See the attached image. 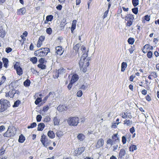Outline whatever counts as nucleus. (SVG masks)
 I'll return each instance as SVG.
<instances>
[{"instance_id":"obj_23","label":"nucleus","mask_w":159,"mask_h":159,"mask_svg":"<svg viewBox=\"0 0 159 159\" xmlns=\"http://www.w3.org/2000/svg\"><path fill=\"white\" fill-rule=\"evenodd\" d=\"M143 49H150V50H153V48L152 46H151L149 44H146L144 46Z\"/></svg>"},{"instance_id":"obj_20","label":"nucleus","mask_w":159,"mask_h":159,"mask_svg":"<svg viewBox=\"0 0 159 159\" xmlns=\"http://www.w3.org/2000/svg\"><path fill=\"white\" fill-rule=\"evenodd\" d=\"M3 62L4 64V66L7 68L8 63V60L7 58H4L2 59Z\"/></svg>"},{"instance_id":"obj_48","label":"nucleus","mask_w":159,"mask_h":159,"mask_svg":"<svg viewBox=\"0 0 159 159\" xmlns=\"http://www.w3.org/2000/svg\"><path fill=\"white\" fill-rule=\"evenodd\" d=\"M81 49L82 50V52L83 53V54H84V53H87V52H88V51L87 52H86V48L84 46H82L81 47Z\"/></svg>"},{"instance_id":"obj_18","label":"nucleus","mask_w":159,"mask_h":159,"mask_svg":"<svg viewBox=\"0 0 159 159\" xmlns=\"http://www.w3.org/2000/svg\"><path fill=\"white\" fill-rule=\"evenodd\" d=\"M5 35V31L3 29L2 27H0V37L3 38Z\"/></svg>"},{"instance_id":"obj_45","label":"nucleus","mask_w":159,"mask_h":159,"mask_svg":"<svg viewBox=\"0 0 159 159\" xmlns=\"http://www.w3.org/2000/svg\"><path fill=\"white\" fill-rule=\"evenodd\" d=\"M83 93L81 90H79L77 93V96L79 97H81Z\"/></svg>"},{"instance_id":"obj_1","label":"nucleus","mask_w":159,"mask_h":159,"mask_svg":"<svg viewBox=\"0 0 159 159\" xmlns=\"http://www.w3.org/2000/svg\"><path fill=\"white\" fill-rule=\"evenodd\" d=\"M88 54L84 53L82 54L79 62V66L80 70L82 69L83 66L88 67L89 65V58H87Z\"/></svg>"},{"instance_id":"obj_41","label":"nucleus","mask_w":159,"mask_h":159,"mask_svg":"<svg viewBox=\"0 0 159 159\" xmlns=\"http://www.w3.org/2000/svg\"><path fill=\"white\" fill-rule=\"evenodd\" d=\"M42 101V98H38L35 101V103L36 105L38 104Z\"/></svg>"},{"instance_id":"obj_61","label":"nucleus","mask_w":159,"mask_h":159,"mask_svg":"<svg viewBox=\"0 0 159 159\" xmlns=\"http://www.w3.org/2000/svg\"><path fill=\"white\" fill-rule=\"evenodd\" d=\"M87 88V85L83 84L82 85L81 87V89L83 90H85Z\"/></svg>"},{"instance_id":"obj_11","label":"nucleus","mask_w":159,"mask_h":159,"mask_svg":"<svg viewBox=\"0 0 159 159\" xmlns=\"http://www.w3.org/2000/svg\"><path fill=\"white\" fill-rule=\"evenodd\" d=\"M56 52L57 54L59 56H61L63 53V51L62 48L61 47L59 46L56 48Z\"/></svg>"},{"instance_id":"obj_37","label":"nucleus","mask_w":159,"mask_h":159,"mask_svg":"<svg viewBox=\"0 0 159 159\" xmlns=\"http://www.w3.org/2000/svg\"><path fill=\"white\" fill-rule=\"evenodd\" d=\"M132 1L134 7L137 6L139 4V0H132Z\"/></svg>"},{"instance_id":"obj_27","label":"nucleus","mask_w":159,"mask_h":159,"mask_svg":"<svg viewBox=\"0 0 159 159\" xmlns=\"http://www.w3.org/2000/svg\"><path fill=\"white\" fill-rule=\"evenodd\" d=\"M30 83V80L28 79H27L24 82V85L25 86H29Z\"/></svg>"},{"instance_id":"obj_9","label":"nucleus","mask_w":159,"mask_h":159,"mask_svg":"<svg viewBox=\"0 0 159 159\" xmlns=\"http://www.w3.org/2000/svg\"><path fill=\"white\" fill-rule=\"evenodd\" d=\"M85 147H81L79 148L77 150L75 151V153L76 155H80L84 151Z\"/></svg>"},{"instance_id":"obj_8","label":"nucleus","mask_w":159,"mask_h":159,"mask_svg":"<svg viewBox=\"0 0 159 159\" xmlns=\"http://www.w3.org/2000/svg\"><path fill=\"white\" fill-rule=\"evenodd\" d=\"M16 93V91L14 89H12L11 91H9L8 93H6V97H10V98H13L14 95Z\"/></svg>"},{"instance_id":"obj_10","label":"nucleus","mask_w":159,"mask_h":159,"mask_svg":"<svg viewBox=\"0 0 159 159\" xmlns=\"http://www.w3.org/2000/svg\"><path fill=\"white\" fill-rule=\"evenodd\" d=\"M126 154V151L124 149H121L119 152V157L121 159L124 158V156Z\"/></svg>"},{"instance_id":"obj_52","label":"nucleus","mask_w":159,"mask_h":159,"mask_svg":"<svg viewBox=\"0 0 159 159\" xmlns=\"http://www.w3.org/2000/svg\"><path fill=\"white\" fill-rule=\"evenodd\" d=\"M133 22L130 21H127V22L126 23V26L130 27L133 24Z\"/></svg>"},{"instance_id":"obj_2","label":"nucleus","mask_w":159,"mask_h":159,"mask_svg":"<svg viewBox=\"0 0 159 159\" xmlns=\"http://www.w3.org/2000/svg\"><path fill=\"white\" fill-rule=\"evenodd\" d=\"M16 129L15 127L9 126L7 131L3 134L4 137L9 138L13 136L16 133Z\"/></svg>"},{"instance_id":"obj_60","label":"nucleus","mask_w":159,"mask_h":159,"mask_svg":"<svg viewBox=\"0 0 159 159\" xmlns=\"http://www.w3.org/2000/svg\"><path fill=\"white\" fill-rule=\"evenodd\" d=\"M126 137L124 136H123L122 137V142L123 144H125L126 143Z\"/></svg>"},{"instance_id":"obj_32","label":"nucleus","mask_w":159,"mask_h":159,"mask_svg":"<svg viewBox=\"0 0 159 159\" xmlns=\"http://www.w3.org/2000/svg\"><path fill=\"white\" fill-rule=\"evenodd\" d=\"M134 42V39L132 38H129L128 40V43L130 44H133Z\"/></svg>"},{"instance_id":"obj_22","label":"nucleus","mask_w":159,"mask_h":159,"mask_svg":"<svg viewBox=\"0 0 159 159\" xmlns=\"http://www.w3.org/2000/svg\"><path fill=\"white\" fill-rule=\"evenodd\" d=\"M25 140V137L22 135L21 134L19 136L18 141L20 143H23L24 142Z\"/></svg>"},{"instance_id":"obj_5","label":"nucleus","mask_w":159,"mask_h":159,"mask_svg":"<svg viewBox=\"0 0 159 159\" xmlns=\"http://www.w3.org/2000/svg\"><path fill=\"white\" fill-rule=\"evenodd\" d=\"M79 118L77 117H70L67 120L69 125L72 126H76L79 123Z\"/></svg>"},{"instance_id":"obj_46","label":"nucleus","mask_w":159,"mask_h":159,"mask_svg":"<svg viewBox=\"0 0 159 159\" xmlns=\"http://www.w3.org/2000/svg\"><path fill=\"white\" fill-rule=\"evenodd\" d=\"M42 117L41 115H38L36 116V120L37 122H40L41 121Z\"/></svg>"},{"instance_id":"obj_7","label":"nucleus","mask_w":159,"mask_h":159,"mask_svg":"<svg viewBox=\"0 0 159 159\" xmlns=\"http://www.w3.org/2000/svg\"><path fill=\"white\" fill-rule=\"evenodd\" d=\"M66 72V70L63 68H61L57 70V71H56L55 73V75H53V76L54 78H57L59 75L63 74L65 73Z\"/></svg>"},{"instance_id":"obj_15","label":"nucleus","mask_w":159,"mask_h":159,"mask_svg":"<svg viewBox=\"0 0 159 159\" xmlns=\"http://www.w3.org/2000/svg\"><path fill=\"white\" fill-rule=\"evenodd\" d=\"M127 64L125 62H123L121 63V71L124 72L126 68L127 67Z\"/></svg>"},{"instance_id":"obj_28","label":"nucleus","mask_w":159,"mask_h":159,"mask_svg":"<svg viewBox=\"0 0 159 159\" xmlns=\"http://www.w3.org/2000/svg\"><path fill=\"white\" fill-rule=\"evenodd\" d=\"M124 124H126L127 126H129L132 124V121L129 120H126L124 121Z\"/></svg>"},{"instance_id":"obj_44","label":"nucleus","mask_w":159,"mask_h":159,"mask_svg":"<svg viewBox=\"0 0 159 159\" xmlns=\"http://www.w3.org/2000/svg\"><path fill=\"white\" fill-rule=\"evenodd\" d=\"M6 79V78L5 76H3L1 78V81L0 83L2 84L5 82Z\"/></svg>"},{"instance_id":"obj_56","label":"nucleus","mask_w":159,"mask_h":159,"mask_svg":"<svg viewBox=\"0 0 159 159\" xmlns=\"http://www.w3.org/2000/svg\"><path fill=\"white\" fill-rule=\"evenodd\" d=\"M45 38V37L44 36H41L39 37V41H40L42 42L44 40Z\"/></svg>"},{"instance_id":"obj_49","label":"nucleus","mask_w":159,"mask_h":159,"mask_svg":"<svg viewBox=\"0 0 159 159\" xmlns=\"http://www.w3.org/2000/svg\"><path fill=\"white\" fill-rule=\"evenodd\" d=\"M152 53L151 51H149L148 52L147 54V56L148 58H151L152 57Z\"/></svg>"},{"instance_id":"obj_21","label":"nucleus","mask_w":159,"mask_h":159,"mask_svg":"<svg viewBox=\"0 0 159 159\" xmlns=\"http://www.w3.org/2000/svg\"><path fill=\"white\" fill-rule=\"evenodd\" d=\"M77 138L80 141H82L85 139V136L82 134H80L78 135Z\"/></svg>"},{"instance_id":"obj_54","label":"nucleus","mask_w":159,"mask_h":159,"mask_svg":"<svg viewBox=\"0 0 159 159\" xmlns=\"http://www.w3.org/2000/svg\"><path fill=\"white\" fill-rule=\"evenodd\" d=\"M49 109L48 106L47 105L43 107V111L44 112L47 111Z\"/></svg>"},{"instance_id":"obj_35","label":"nucleus","mask_w":159,"mask_h":159,"mask_svg":"<svg viewBox=\"0 0 159 159\" xmlns=\"http://www.w3.org/2000/svg\"><path fill=\"white\" fill-rule=\"evenodd\" d=\"M80 45V44L78 43L75 45L73 47L74 50H75L77 52H78L79 48Z\"/></svg>"},{"instance_id":"obj_51","label":"nucleus","mask_w":159,"mask_h":159,"mask_svg":"<svg viewBox=\"0 0 159 159\" xmlns=\"http://www.w3.org/2000/svg\"><path fill=\"white\" fill-rule=\"evenodd\" d=\"M51 94H53V92H49V94L46 97H45L43 99V100L44 101H46L47 100L48 98L49 97V96Z\"/></svg>"},{"instance_id":"obj_25","label":"nucleus","mask_w":159,"mask_h":159,"mask_svg":"<svg viewBox=\"0 0 159 159\" xmlns=\"http://www.w3.org/2000/svg\"><path fill=\"white\" fill-rule=\"evenodd\" d=\"M17 74L20 75L23 74V71L22 68L20 67L16 70Z\"/></svg>"},{"instance_id":"obj_3","label":"nucleus","mask_w":159,"mask_h":159,"mask_svg":"<svg viewBox=\"0 0 159 159\" xmlns=\"http://www.w3.org/2000/svg\"><path fill=\"white\" fill-rule=\"evenodd\" d=\"M1 108H0V112H3L7 110L10 107V102L7 100L4 99H1L0 100Z\"/></svg>"},{"instance_id":"obj_24","label":"nucleus","mask_w":159,"mask_h":159,"mask_svg":"<svg viewBox=\"0 0 159 159\" xmlns=\"http://www.w3.org/2000/svg\"><path fill=\"white\" fill-rule=\"evenodd\" d=\"M64 107H65L64 105H60L57 107V109L59 111H62L64 110Z\"/></svg>"},{"instance_id":"obj_12","label":"nucleus","mask_w":159,"mask_h":159,"mask_svg":"<svg viewBox=\"0 0 159 159\" xmlns=\"http://www.w3.org/2000/svg\"><path fill=\"white\" fill-rule=\"evenodd\" d=\"M104 144V140L102 139H100L98 140L97 143L96 145V147L97 148H99L102 146Z\"/></svg>"},{"instance_id":"obj_64","label":"nucleus","mask_w":159,"mask_h":159,"mask_svg":"<svg viewBox=\"0 0 159 159\" xmlns=\"http://www.w3.org/2000/svg\"><path fill=\"white\" fill-rule=\"evenodd\" d=\"M5 129V127L4 125L0 126V132H2Z\"/></svg>"},{"instance_id":"obj_47","label":"nucleus","mask_w":159,"mask_h":159,"mask_svg":"<svg viewBox=\"0 0 159 159\" xmlns=\"http://www.w3.org/2000/svg\"><path fill=\"white\" fill-rule=\"evenodd\" d=\"M132 11L134 14H137L138 11V9L137 7L134 8L132 9Z\"/></svg>"},{"instance_id":"obj_62","label":"nucleus","mask_w":159,"mask_h":159,"mask_svg":"<svg viewBox=\"0 0 159 159\" xmlns=\"http://www.w3.org/2000/svg\"><path fill=\"white\" fill-rule=\"evenodd\" d=\"M129 50L130 53V54H132L134 50V49L133 47L131 46V48L129 49Z\"/></svg>"},{"instance_id":"obj_36","label":"nucleus","mask_w":159,"mask_h":159,"mask_svg":"<svg viewBox=\"0 0 159 159\" xmlns=\"http://www.w3.org/2000/svg\"><path fill=\"white\" fill-rule=\"evenodd\" d=\"M30 60L32 61L33 64L36 63L37 61V59L36 57H34L30 58Z\"/></svg>"},{"instance_id":"obj_50","label":"nucleus","mask_w":159,"mask_h":159,"mask_svg":"<svg viewBox=\"0 0 159 159\" xmlns=\"http://www.w3.org/2000/svg\"><path fill=\"white\" fill-rule=\"evenodd\" d=\"M46 31V32L49 34H50L52 33V30L51 28H47Z\"/></svg>"},{"instance_id":"obj_16","label":"nucleus","mask_w":159,"mask_h":159,"mask_svg":"<svg viewBox=\"0 0 159 159\" xmlns=\"http://www.w3.org/2000/svg\"><path fill=\"white\" fill-rule=\"evenodd\" d=\"M45 127V125L43 123H40L38 125V130L42 131Z\"/></svg>"},{"instance_id":"obj_43","label":"nucleus","mask_w":159,"mask_h":159,"mask_svg":"<svg viewBox=\"0 0 159 159\" xmlns=\"http://www.w3.org/2000/svg\"><path fill=\"white\" fill-rule=\"evenodd\" d=\"M51 118L50 117L48 116H46L44 120V122H48L50 121Z\"/></svg>"},{"instance_id":"obj_34","label":"nucleus","mask_w":159,"mask_h":159,"mask_svg":"<svg viewBox=\"0 0 159 159\" xmlns=\"http://www.w3.org/2000/svg\"><path fill=\"white\" fill-rule=\"evenodd\" d=\"M38 66L42 70L45 69L46 67V66L43 64H39L38 65Z\"/></svg>"},{"instance_id":"obj_42","label":"nucleus","mask_w":159,"mask_h":159,"mask_svg":"<svg viewBox=\"0 0 159 159\" xmlns=\"http://www.w3.org/2000/svg\"><path fill=\"white\" fill-rule=\"evenodd\" d=\"M62 134L63 133L61 131H57L56 133V135L59 138L61 137Z\"/></svg>"},{"instance_id":"obj_40","label":"nucleus","mask_w":159,"mask_h":159,"mask_svg":"<svg viewBox=\"0 0 159 159\" xmlns=\"http://www.w3.org/2000/svg\"><path fill=\"white\" fill-rule=\"evenodd\" d=\"M118 134H114L112 136V138L113 139L115 140H118L119 141V139L117 136Z\"/></svg>"},{"instance_id":"obj_58","label":"nucleus","mask_w":159,"mask_h":159,"mask_svg":"<svg viewBox=\"0 0 159 159\" xmlns=\"http://www.w3.org/2000/svg\"><path fill=\"white\" fill-rule=\"evenodd\" d=\"M12 50V49L10 47L6 48V52L7 53H9L10 52H11Z\"/></svg>"},{"instance_id":"obj_19","label":"nucleus","mask_w":159,"mask_h":159,"mask_svg":"<svg viewBox=\"0 0 159 159\" xmlns=\"http://www.w3.org/2000/svg\"><path fill=\"white\" fill-rule=\"evenodd\" d=\"M76 23V20H74L72 21L71 27V31L72 32L75 29Z\"/></svg>"},{"instance_id":"obj_13","label":"nucleus","mask_w":159,"mask_h":159,"mask_svg":"<svg viewBox=\"0 0 159 159\" xmlns=\"http://www.w3.org/2000/svg\"><path fill=\"white\" fill-rule=\"evenodd\" d=\"M79 79L78 75L76 74L74 75L72 77L70 81L71 83H74L75 82Z\"/></svg>"},{"instance_id":"obj_57","label":"nucleus","mask_w":159,"mask_h":159,"mask_svg":"<svg viewBox=\"0 0 159 159\" xmlns=\"http://www.w3.org/2000/svg\"><path fill=\"white\" fill-rule=\"evenodd\" d=\"M107 144H110L111 145H112V141L110 139H109L107 141Z\"/></svg>"},{"instance_id":"obj_17","label":"nucleus","mask_w":159,"mask_h":159,"mask_svg":"<svg viewBox=\"0 0 159 159\" xmlns=\"http://www.w3.org/2000/svg\"><path fill=\"white\" fill-rule=\"evenodd\" d=\"M48 135L51 139H53L55 137V134L53 131L50 130L48 133Z\"/></svg>"},{"instance_id":"obj_26","label":"nucleus","mask_w":159,"mask_h":159,"mask_svg":"<svg viewBox=\"0 0 159 159\" xmlns=\"http://www.w3.org/2000/svg\"><path fill=\"white\" fill-rule=\"evenodd\" d=\"M125 115L126 117L127 118L131 119L132 117V116L130 112L129 111H127L124 112Z\"/></svg>"},{"instance_id":"obj_29","label":"nucleus","mask_w":159,"mask_h":159,"mask_svg":"<svg viewBox=\"0 0 159 159\" xmlns=\"http://www.w3.org/2000/svg\"><path fill=\"white\" fill-rule=\"evenodd\" d=\"M18 12L19 14H21L23 15L25 12V9L24 8H22L20 9L18 11Z\"/></svg>"},{"instance_id":"obj_59","label":"nucleus","mask_w":159,"mask_h":159,"mask_svg":"<svg viewBox=\"0 0 159 159\" xmlns=\"http://www.w3.org/2000/svg\"><path fill=\"white\" fill-rule=\"evenodd\" d=\"M144 19L147 21H149L150 20V16L148 15H146L144 16Z\"/></svg>"},{"instance_id":"obj_33","label":"nucleus","mask_w":159,"mask_h":159,"mask_svg":"<svg viewBox=\"0 0 159 159\" xmlns=\"http://www.w3.org/2000/svg\"><path fill=\"white\" fill-rule=\"evenodd\" d=\"M136 146L135 145H132L129 148V151H130L133 152L134 150H136Z\"/></svg>"},{"instance_id":"obj_30","label":"nucleus","mask_w":159,"mask_h":159,"mask_svg":"<svg viewBox=\"0 0 159 159\" xmlns=\"http://www.w3.org/2000/svg\"><path fill=\"white\" fill-rule=\"evenodd\" d=\"M54 124L55 125H59V120H58L56 117H54L53 119Z\"/></svg>"},{"instance_id":"obj_55","label":"nucleus","mask_w":159,"mask_h":159,"mask_svg":"<svg viewBox=\"0 0 159 159\" xmlns=\"http://www.w3.org/2000/svg\"><path fill=\"white\" fill-rule=\"evenodd\" d=\"M108 11H109L108 10H107L104 13L103 16V19L107 16V15L108 14Z\"/></svg>"},{"instance_id":"obj_63","label":"nucleus","mask_w":159,"mask_h":159,"mask_svg":"<svg viewBox=\"0 0 159 159\" xmlns=\"http://www.w3.org/2000/svg\"><path fill=\"white\" fill-rule=\"evenodd\" d=\"M151 75L154 78H156L157 77V74L155 72H153L151 73Z\"/></svg>"},{"instance_id":"obj_38","label":"nucleus","mask_w":159,"mask_h":159,"mask_svg":"<svg viewBox=\"0 0 159 159\" xmlns=\"http://www.w3.org/2000/svg\"><path fill=\"white\" fill-rule=\"evenodd\" d=\"M53 19V16L51 15L48 16L46 17V20L48 21H51Z\"/></svg>"},{"instance_id":"obj_31","label":"nucleus","mask_w":159,"mask_h":159,"mask_svg":"<svg viewBox=\"0 0 159 159\" xmlns=\"http://www.w3.org/2000/svg\"><path fill=\"white\" fill-rule=\"evenodd\" d=\"M37 125V124L35 122H33L30 124V125L27 127L28 129L33 128L35 127Z\"/></svg>"},{"instance_id":"obj_6","label":"nucleus","mask_w":159,"mask_h":159,"mask_svg":"<svg viewBox=\"0 0 159 159\" xmlns=\"http://www.w3.org/2000/svg\"><path fill=\"white\" fill-rule=\"evenodd\" d=\"M40 141L44 146L46 147L49 145L50 142V140L48 139L47 137L44 134L41 136Z\"/></svg>"},{"instance_id":"obj_39","label":"nucleus","mask_w":159,"mask_h":159,"mask_svg":"<svg viewBox=\"0 0 159 159\" xmlns=\"http://www.w3.org/2000/svg\"><path fill=\"white\" fill-rule=\"evenodd\" d=\"M20 102L19 100L16 101L13 106V107H16L18 106L19 104L20 103Z\"/></svg>"},{"instance_id":"obj_53","label":"nucleus","mask_w":159,"mask_h":159,"mask_svg":"<svg viewBox=\"0 0 159 159\" xmlns=\"http://www.w3.org/2000/svg\"><path fill=\"white\" fill-rule=\"evenodd\" d=\"M45 61V59L43 58H41L39 60V62L40 64H43Z\"/></svg>"},{"instance_id":"obj_14","label":"nucleus","mask_w":159,"mask_h":159,"mask_svg":"<svg viewBox=\"0 0 159 159\" xmlns=\"http://www.w3.org/2000/svg\"><path fill=\"white\" fill-rule=\"evenodd\" d=\"M134 19V15H128L127 16H125V20L127 21H132V22H133Z\"/></svg>"},{"instance_id":"obj_4","label":"nucleus","mask_w":159,"mask_h":159,"mask_svg":"<svg viewBox=\"0 0 159 159\" xmlns=\"http://www.w3.org/2000/svg\"><path fill=\"white\" fill-rule=\"evenodd\" d=\"M49 52V49L48 48H41L36 51L34 54L36 56L43 57L46 56Z\"/></svg>"}]
</instances>
